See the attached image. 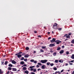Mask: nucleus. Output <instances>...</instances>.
Segmentation results:
<instances>
[{
  "label": "nucleus",
  "mask_w": 74,
  "mask_h": 74,
  "mask_svg": "<svg viewBox=\"0 0 74 74\" xmlns=\"http://www.w3.org/2000/svg\"><path fill=\"white\" fill-rule=\"evenodd\" d=\"M57 26H58V24L56 23H55L53 26V29H55V30H57L58 28Z\"/></svg>",
  "instance_id": "f257e3e1"
},
{
  "label": "nucleus",
  "mask_w": 74,
  "mask_h": 74,
  "mask_svg": "<svg viewBox=\"0 0 74 74\" xmlns=\"http://www.w3.org/2000/svg\"><path fill=\"white\" fill-rule=\"evenodd\" d=\"M47 62H48V60H41L40 61L41 63H46Z\"/></svg>",
  "instance_id": "f03ea898"
},
{
  "label": "nucleus",
  "mask_w": 74,
  "mask_h": 74,
  "mask_svg": "<svg viewBox=\"0 0 74 74\" xmlns=\"http://www.w3.org/2000/svg\"><path fill=\"white\" fill-rule=\"evenodd\" d=\"M34 67H35V66H29V68H30V69H31L30 71H33V70H34V69L33 68H34Z\"/></svg>",
  "instance_id": "7ed1b4c3"
},
{
  "label": "nucleus",
  "mask_w": 74,
  "mask_h": 74,
  "mask_svg": "<svg viewBox=\"0 0 74 74\" xmlns=\"http://www.w3.org/2000/svg\"><path fill=\"white\" fill-rule=\"evenodd\" d=\"M55 42H56V44H60V43L62 42V41H60V40H58V41L56 40V41H55Z\"/></svg>",
  "instance_id": "20e7f679"
},
{
  "label": "nucleus",
  "mask_w": 74,
  "mask_h": 74,
  "mask_svg": "<svg viewBox=\"0 0 74 74\" xmlns=\"http://www.w3.org/2000/svg\"><path fill=\"white\" fill-rule=\"evenodd\" d=\"M29 56H30V55H29V54H27L26 55H25L24 56V57L25 58H28V57H29Z\"/></svg>",
  "instance_id": "39448f33"
},
{
  "label": "nucleus",
  "mask_w": 74,
  "mask_h": 74,
  "mask_svg": "<svg viewBox=\"0 0 74 74\" xmlns=\"http://www.w3.org/2000/svg\"><path fill=\"white\" fill-rule=\"evenodd\" d=\"M12 63L13 64H16V61L14 60H13L12 61Z\"/></svg>",
  "instance_id": "423d86ee"
},
{
  "label": "nucleus",
  "mask_w": 74,
  "mask_h": 74,
  "mask_svg": "<svg viewBox=\"0 0 74 74\" xmlns=\"http://www.w3.org/2000/svg\"><path fill=\"white\" fill-rule=\"evenodd\" d=\"M47 67V66H45V65H43L42 66V69H45V67Z\"/></svg>",
  "instance_id": "0eeeda50"
},
{
  "label": "nucleus",
  "mask_w": 74,
  "mask_h": 74,
  "mask_svg": "<svg viewBox=\"0 0 74 74\" xmlns=\"http://www.w3.org/2000/svg\"><path fill=\"white\" fill-rule=\"evenodd\" d=\"M17 57L18 58H20L22 57V55L21 54H17Z\"/></svg>",
  "instance_id": "6e6552de"
},
{
  "label": "nucleus",
  "mask_w": 74,
  "mask_h": 74,
  "mask_svg": "<svg viewBox=\"0 0 74 74\" xmlns=\"http://www.w3.org/2000/svg\"><path fill=\"white\" fill-rule=\"evenodd\" d=\"M65 37H66V38H70V36L69 35L67 36V34H66L64 36Z\"/></svg>",
  "instance_id": "1a4fd4ad"
},
{
  "label": "nucleus",
  "mask_w": 74,
  "mask_h": 74,
  "mask_svg": "<svg viewBox=\"0 0 74 74\" xmlns=\"http://www.w3.org/2000/svg\"><path fill=\"white\" fill-rule=\"evenodd\" d=\"M12 71H17V69L16 68H12Z\"/></svg>",
  "instance_id": "9d476101"
},
{
  "label": "nucleus",
  "mask_w": 74,
  "mask_h": 74,
  "mask_svg": "<svg viewBox=\"0 0 74 74\" xmlns=\"http://www.w3.org/2000/svg\"><path fill=\"white\" fill-rule=\"evenodd\" d=\"M53 46H55V45L53 44H50L49 47H53Z\"/></svg>",
  "instance_id": "9b49d317"
},
{
  "label": "nucleus",
  "mask_w": 74,
  "mask_h": 74,
  "mask_svg": "<svg viewBox=\"0 0 74 74\" xmlns=\"http://www.w3.org/2000/svg\"><path fill=\"white\" fill-rule=\"evenodd\" d=\"M63 52H64V51L63 50H61L60 51V54H62V53H63Z\"/></svg>",
  "instance_id": "f8f14e48"
},
{
  "label": "nucleus",
  "mask_w": 74,
  "mask_h": 74,
  "mask_svg": "<svg viewBox=\"0 0 74 74\" xmlns=\"http://www.w3.org/2000/svg\"><path fill=\"white\" fill-rule=\"evenodd\" d=\"M22 52H18V53L15 54V56H16L18 55V54L19 55H19H20V54H21V53H22Z\"/></svg>",
  "instance_id": "ddd939ff"
},
{
  "label": "nucleus",
  "mask_w": 74,
  "mask_h": 74,
  "mask_svg": "<svg viewBox=\"0 0 74 74\" xmlns=\"http://www.w3.org/2000/svg\"><path fill=\"white\" fill-rule=\"evenodd\" d=\"M24 73L25 74H29V71H24Z\"/></svg>",
  "instance_id": "4468645a"
},
{
  "label": "nucleus",
  "mask_w": 74,
  "mask_h": 74,
  "mask_svg": "<svg viewBox=\"0 0 74 74\" xmlns=\"http://www.w3.org/2000/svg\"><path fill=\"white\" fill-rule=\"evenodd\" d=\"M23 70H27V68L24 67L23 68Z\"/></svg>",
  "instance_id": "2eb2a0df"
},
{
  "label": "nucleus",
  "mask_w": 74,
  "mask_h": 74,
  "mask_svg": "<svg viewBox=\"0 0 74 74\" xmlns=\"http://www.w3.org/2000/svg\"><path fill=\"white\" fill-rule=\"evenodd\" d=\"M25 64V62L23 61H21L20 62V64Z\"/></svg>",
  "instance_id": "dca6fc26"
},
{
  "label": "nucleus",
  "mask_w": 74,
  "mask_h": 74,
  "mask_svg": "<svg viewBox=\"0 0 74 74\" xmlns=\"http://www.w3.org/2000/svg\"><path fill=\"white\" fill-rule=\"evenodd\" d=\"M59 62H60V63H63V60H59Z\"/></svg>",
  "instance_id": "f3484780"
},
{
  "label": "nucleus",
  "mask_w": 74,
  "mask_h": 74,
  "mask_svg": "<svg viewBox=\"0 0 74 74\" xmlns=\"http://www.w3.org/2000/svg\"><path fill=\"white\" fill-rule=\"evenodd\" d=\"M72 59H74V54H72V56L71 57Z\"/></svg>",
  "instance_id": "a211bd4d"
},
{
  "label": "nucleus",
  "mask_w": 74,
  "mask_h": 74,
  "mask_svg": "<svg viewBox=\"0 0 74 74\" xmlns=\"http://www.w3.org/2000/svg\"><path fill=\"white\" fill-rule=\"evenodd\" d=\"M71 43H72V44H74V39L71 41Z\"/></svg>",
  "instance_id": "6ab92c4d"
},
{
  "label": "nucleus",
  "mask_w": 74,
  "mask_h": 74,
  "mask_svg": "<svg viewBox=\"0 0 74 74\" xmlns=\"http://www.w3.org/2000/svg\"><path fill=\"white\" fill-rule=\"evenodd\" d=\"M24 59H25V58L23 57H22L21 58L20 60H24Z\"/></svg>",
  "instance_id": "aec40b11"
},
{
  "label": "nucleus",
  "mask_w": 74,
  "mask_h": 74,
  "mask_svg": "<svg viewBox=\"0 0 74 74\" xmlns=\"http://www.w3.org/2000/svg\"><path fill=\"white\" fill-rule=\"evenodd\" d=\"M50 62H48L46 63L47 65V66H49V65H50Z\"/></svg>",
  "instance_id": "412c9836"
},
{
  "label": "nucleus",
  "mask_w": 74,
  "mask_h": 74,
  "mask_svg": "<svg viewBox=\"0 0 74 74\" xmlns=\"http://www.w3.org/2000/svg\"><path fill=\"white\" fill-rule=\"evenodd\" d=\"M8 66H9V67H12L13 65H12V64H10L8 65Z\"/></svg>",
  "instance_id": "4be33fe9"
},
{
  "label": "nucleus",
  "mask_w": 74,
  "mask_h": 74,
  "mask_svg": "<svg viewBox=\"0 0 74 74\" xmlns=\"http://www.w3.org/2000/svg\"><path fill=\"white\" fill-rule=\"evenodd\" d=\"M58 62H59V60H56L55 61V63H58Z\"/></svg>",
  "instance_id": "5701e85b"
},
{
  "label": "nucleus",
  "mask_w": 74,
  "mask_h": 74,
  "mask_svg": "<svg viewBox=\"0 0 74 74\" xmlns=\"http://www.w3.org/2000/svg\"><path fill=\"white\" fill-rule=\"evenodd\" d=\"M30 62H34V60L33 59H32L30 60Z\"/></svg>",
  "instance_id": "b1692460"
},
{
  "label": "nucleus",
  "mask_w": 74,
  "mask_h": 74,
  "mask_svg": "<svg viewBox=\"0 0 74 74\" xmlns=\"http://www.w3.org/2000/svg\"><path fill=\"white\" fill-rule=\"evenodd\" d=\"M8 69L9 70H12V68H11L10 67H9L8 68Z\"/></svg>",
  "instance_id": "393cba45"
},
{
  "label": "nucleus",
  "mask_w": 74,
  "mask_h": 74,
  "mask_svg": "<svg viewBox=\"0 0 74 74\" xmlns=\"http://www.w3.org/2000/svg\"><path fill=\"white\" fill-rule=\"evenodd\" d=\"M54 64L53 63H50V66H53Z\"/></svg>",
  "instance_id": "a878e982"
},
{
  "label": "nucleus",
  "mask_w": 74,
  "mask_h": 74,
  "mask_svg": "<svg viewBox=\"0 0 74 74\" xmlns=\"http://www.w3.org/2000/svg\"><path fill=\"white\" fill-rule=\"evenodd\" d=\"M8 64V61H5V65H7V64Z\"/></svg>",
  "instance_id": "bb28decb"
},
{
  "label": "nucleus",
  "mask_w": 74,
  "mask_h": 74,
  "mask_svg": "<svg viewBox=\"0 0 74 74\" xmlns=\"http://www.w3.org/2000/svg\"><path fill=\"white\" fill-rule=\"evenodd\" d=\"M3 74V72H2V71L1 69H0V74Z\"/></svg>",
  "instance_id": "cd10ccee"
},
{
  "label": "nucleus",
  "mask_w": 74,
  "mask_h": 74,
  "mask_svg": "<svg viewBox=\"0 0 74 74\" xmlns=\"http://www.w3.org/2000/svg\"><path fill=\"white\" fill-rule=\"evenodd\" d=\"M1 65H4V61L1 62Z\"/></svg>",
  "instance_id": "c85d7f7f"
},
{
  "label": "nucleus",
  "mask_w": 74,
  "mask_h": 74,
  "mask_svg": "<svg viewBox=\"0 0 74 74\" xmlns=\"http://www.w3.org/2000/svg\"><path fill=\"white\" fill-rule=\"evenodd\" d=\"M61 48H60V47H59L57 48V51H59L60 50V49Z\"/></svg>",
  "instance_id": "c756f323"
},
{
  "label": "nucleus",
  "mask_w": 74,
  "mask_h": 74,
  "mask_svg": "<svg viewBox=\"0 0 74 74\" xmlns=\"http://www.w3.org/2000/svg\"><path fill=\"white\" fill-rule=\"evenodd\" d=\"M29 47H27L26 48V50H29Z\"/></svg>",
  "instance_id": "7c9ffc66"
},
{
  "label": "nucleus",
  "mask_w": 74,
  "mask_h": 74,
  "mask_svg": "<svg viewBox=\"0 0 74 74\" xmlns=\"http://www.w3.org/2000/svg\"><path fill=\"white\" fill-rule=\"evenodd\" d=\"M36 71H37V70H36V69H34V70H33V71L34 72H36Z\"/></svg>",
  "instance_id": "2f4dec72"
},
{
  "label": "nucleus",
  "mask_w": 74,
  "mask_h": 74,
  "mask_svg": "<svg viewBox=\"0 0 74 74\" xmlns=\"http://www.w3.org/2000/svg\"><path fill=\"white\" fill-rule=\"evenodd\" d=\"M24 61H25V62H27V59L26 58L24 60Z\"/></svg>",
  "instance_id": "473e14b6"
},
{
  "label": "nucleus",
  "mask_w": 74,
  "mask_h": 74,
  "mask_svg": "<svg viewBox=\"0 0 74 74\" xmlns=\"http://www.w3.org/2000/svg\"><path fill=\"white\" fill-rule=\"evenodd\" d=\"M40 52H44V50H43L42 49H40Z\"/></svg>",
  "instance_id": "72a5a7b5"
},
{
  "label": "nucleus",
  "mask_w": 74,
  "mask_h": 74,
  "mask_svg": "<svg viewBox=\"0 0 74 74\" xmlns=\"http://www.w3.org/2000/svg\"><path fill=\"white\" fill-rule=\"evenodd\" d=\"M50 42H51V43H52V42H54V41H53V40H50Z\"/></svg>",
  "instance_id": "f704fd0d"
},
{
  "label": "nucleus",
  "mask_w": 74,
  "mask_h": 74,
  "mask_svg": "<svg viewBox=\"0 0 74 74\" xmlns=\"http://www.w3.org/2000/svg\"><path fill=\"white\" fill-rule=\"evenodd\" d=\"M52 40L55 42V41H56V39H55L54 38H52Z\"/></svg>",
  "instance_id": "c9c22d12"
},
{
  "label": "nucleus",
  "mask_w": 74,
  "mask_h": 74,
  "mask_svg": "<svg viewBox=\"0 0 74 74\" xmlns=\"http://www.w3.org/2000/svg\"><path fill=\"white\" fill-rule=\"evenodd\" d=\"M42 48L43 49H44V48H46V47H45V46H42Z\"/></svg>",
  "instance_id": "e433bc0d"
},
{
  "label": "nucleus",
  "mask_w": 74,
  "mask_h": 74,
  "mask_svg": "<svg viewBox=\"0 0 74 74\" xmlns=\"http://www.w3.org/2000/svg\"><path fill=\"white\" fill-rule=\"evenodd\" d=\"M58 30H62V29L61 28H58Z\"/></svg>",
  "instance_id": "4c0bfd02"
},
{
  "label": "nucleus",
  "mask_w": 74,
  "mask_h": 74,
  "mask_svg": "<svg viewBox=\"0 0 74 74\" xmlns=\"http://www.w3.org/2000/svg\"><path fill=\"white\" fill-rule=\"evenodd\" d=\"M57 73H58L59 74H61V73H60L59 71H56V72Z\"/></svg>",
  "instance_id": "58836bf2"
},
{
  "label": "nucleus",
  "mask_w": 74,
  "mask_h": 74,
  "mask_svg": "<svg viewBox=\"0 0 74 74\" xmlns=\"http://www.w3.org/2000/svg\"><path fill=\"white\" fill-rule=\"evenodd\" d=\"M38 65H40V66H41L42 64L40 63H38Z\"/></svg>",
  "instance_id": "ea45409f"
},
{
  "label": "nucleus",
  "mask_w": 74,
  "mask_h": 74,
  "mask_svg": "<svg viewBox=\"0 0 74 74\" xmlns=\"http://www.w3.org/2000/svg\"><path fill=\"white\" fill-rule=\"evenodd\" d=\"M66 54L67 55H69V51H66Z\"/></svg>",
  "instance_id": "a19ab883"
},
{
  "label": "nucleus",
  "mask_w": 74,
  "mask_h": 74,
  "mask_svg": "<svg viewBox=\"0 0 74 74\" xmlns=\"http://www.w3.org/2000/svg\"><path fill=\"white\" fill-rule=\"evenodd\" d=\"M54 70H57V68L56 67L54 68Z\"/></svg>",
  "instance_id": "79ce46f5"
},
{
  "label": "nucleus",
  "mask_w": 74,
  "mask_h": 74,
  "mask_svg": "<svg viewBox=\"0 0 74 74\" xmlns=\"http://www.w3.org/2000/svg\"><path fill=\"white\" fill-rule=\"evenodd\" d=\"M34 63H35V64H36V63H37V61H34Z\"/></svg>",
  "instance_id": "37998d69"
},
{
  "label": "nucleus",
  "mask_w": 74,
  "mask_h": 74,
  "mask_svg": "<svg viewBox=\"0 0 74 74\" xmlns=\"http://www.w3.org/2000/svg\"><path fill=\"white\" fill-rule=\"evenodd\" d=\"M74 62V60H72L70 62H69V63H70L71 62H72V63H73Z\"/></svg>",
  "instance_id": "c03bdc74"
},
{
  "label": "nucleus",
  "mask_w": 74,
  "mask_h": 74,
  "mask_svg": "<svg viewBox=\"0 0 74 74\" xmlns=\"http://www.w3.org/2000/svg\"><path fill=\"white\" fill-rule=\"evenodd\" d=\"M53 55H54L55 56H56V52H55L53 53Z\"/></svg>",
  "instance_id": "a18cd8bd"
},
{
  "label": "nucleus",
  "mask_w": 74,
  "mask_h": 74,
  "mask_svg": "<svg viewBox=\"0 0 74 74\" xmlns=\"http://www.w3.org/2000/svg\"><path fill=\"white\" fill-rule=\"evenodd\" d=\"M25 53H22V56H24V55H25Z\"/></svg>",
  "instance_id": "49530a36"
},
{
  "label": "nucleus",
  "mask_w": 74,
  "mask_h": 74,
  "mask_svg": "<svg viewBox=\"0 0 74 74\" xmlns=\"http://www.w3.org/2000/svg\"><path fill=\"white\" fill-rule=\"evenodd\" d=\"M64 71V69H62V70L61 71H60V73H62V72H63Z\"/></svg>",
  "instance_id": "de8ad7c7"
},
{
  "label": "nucleus",
  "mask_w": 74,
  "mask_h": 74,
  "mask_svg": "<svg viewBox=\"0 0 74 74\" xmlns=\"http://www.w3.org/2000/svg\"><path fill=\"white\" fill-rule=\"evenodd\" d=\"M38 37H40V38H41V37H42L40 35H38Z\"/></svg>",
  "instance_id": "09e8293b"
},
{
  "label": "nucleus",
  "mask_w": 74,
  "mask_h": 74,
  "mask_svg": "<svg viewBox=\"0 0 74 74\" xmlns=\"http://www.w3.org/2000/svg\"><path fill=\"white\" fill-rule=\"evenodd\" d=\"M36 67H40V66L38 65H37Z\"/></svg>",
  "instance_id": "8fccbe9b"
},
{
  "label": "nucleus",
  "mask_w": 74,
  "mask_h": 74,
  "mask_svg": "<svg viewBox=\"0 0 74 74\" xmlns=\"http://www.w3.org/2000/svg\"><path fill=\"white\" fill-rule=\"evenodd\" d=\"M51 37H49L48 38V40H51Z\"/></svg>",
  "instance_id": "3c124183"
},
{
  "label": "nucleus",
  "mask_w": 74,
  "mask_h": 74,
  "mask_svg": "<svg viewBox=\"0 0 74 74\" xmlns=\"http://www.w3.org/2000/svg\"><path fill=\"white\" fill-rule=\"evenodd\" d=\"M34 33H37V32L36 31H34Z\"/></svg>",
  "instance_id": "603ef678"
},
{
  "label": "nucleus",
  "mask_w": 74,
  "mask_h": 74,
  "mask_svg": "<svg viewBox=\"0 0 74 74\" xmlns=\"http://www.w3.org/2000/svg\"><path fill=\"white\" fill-rule=\"evenodd\" d=\"M69 64H70V65H73V64L72 63H70V62H69Z\"/></svg>",
  "instance_id": "864d4df0"
},
{
  "label": "nucleus",
  "mask_w": 74,
  "mask_h": 74,
  "mask_svg": "<svg viewBox=\"0 0 74 74\" xmlns=\"http://www.w3.org/2000/svg\"><path fill=\"white\" fill-rule=\"evenodd\" d=\"M41 69H37L38 71H39Z\"/></svg>",
  "instance_id": "5fc2aeb1"
},
{
  "label": "nucleus",
  "mask_w": 74,
  "mask_h": 74,
  "mask_svg": "<svg viewBox=\"0 0 74 74\" xmlns=\"http://www.w3.org/2000/svg\"><path fill=\"white\" fill-rule=\"evenodd\" d=\"M23 66H27V65H26V64H24V65H23Z\"/></svg>",
  "instance_id": "6e6d98bb"
},
{
  "label": "nucleus",
  "mask_w": 74,
  "mask_h": 74,
  "mask_svg": "<svg viewBox=\"0 0 74 74\" xmlns=\"http://www.w3.org/2000/svg\"><path fill=\"white\" fill-rule=\"evenodd\" d=\"M71 35V33H69V36H70Z\"/></svg>",
  "instance_id": "4d7b16f0"
},
{
  "label": "nucleus",
  "mask_w": 74,
  "mask_h": 74,
  "mask_svg": "<svg viewBox=\"0 0 74 74\" xmlns=\"http://www.w3.org/2000/svg\"><path fill=\"white\" fill-rule=\"evenodd\" d=\"M31 74H35V73H34V72H32V73H31Z\"/></svg>",
  "instance_id": "13d9d810"
},
{
  "label": "nucleus",
  "mask_w": 74,
  "mask_h": 74,
  "mask_svg": "<svg viewBox=\"0 0 74 74\" xmlns=\"http://www.w3.org/2000/svg\"><path fill=\"white\" fill-rule=\"evenodd\" d=\"M62 48H64V45H63L62 46Z\"/></svg>",
  "instance_id": "bf43d9fd"
},
{
  "label": "nucleus",
  "mask_w": 74,
  "mask_h": 74,
  "mask_svg": "<svg viewBox=\"0 0 74 74\" xmlns=\"http://www.w3.org/2000/svg\"><path fill=\"white\" fill-rule=\"evenodd\" d=\"M36 53V51H34V53Z\"/></svg>",
  "instance_id": "052dcab7"
},
{
  "label": "nucleus",
  "mask_w": 74,
  "mask_h": 74,
  "mask_svg": "<svg viewBox=\"0 0 74 74\" xmlns=\"http://www.w3.org/2000/svg\"><path fill=\"white\" fill-rule=\"evenodd\" d=\"M9 73H10V71H8V72H7V74H9Z\"/></svg>",
  "instance_id": "680f3d73"
},
{
  "label": "nucleus",
  "mask_w": 74,
  "mask_h": 74,
  "mask_svg": "<svg viewBox=\"0 0 74 74\" xmlns=\"http://www.w3.org/2000/svg\"><path fill=\"white\" fill-rule=\"evenodd\" d=\"M6 55H4V56H3V58H5V56H6Z\"/></svg>",
  "instance_id": "e2e57ef3"
},
{
  "label": "nucleus",
  "mask_w": 74,
  "mask_h": 74,
  "mask_svg": "<svg viewBox=\"0 0 74 74\" xmlns=\"http://www.w3.org/2000/svg\"><path fill=\"white\" fill-rule=\"evenodd\" d=\"M68 64H66L65 66H68Z\"/></svg>",
  "instance_id": "0e129e2a"
},
{
  "label": "nucleus",
  "mask_w": 74,
  "mask_h": 74,
  "mask_svg": "<svg viewBox=\"0 0 74 74\" xmlns=\"http://www.w3.org/2000/svg\"><path fill=\"white\" fill-rule=\"evenodd\" d=\"M67 39H66L65 40V41H67Z\"/></svg>",
  "instance_id": "69168bd1"
},
{
  "label": "nucleus",
  "mask_w": 74,
  "mask_h": 74,
  "mask_svg": "<svg viewBox=\"0 0 74 74\" xmlns=\"http://www.w3.org/2000/svg\"><path fill=\"white\" fill-rule=\"evenodd\" d=\"M48 34H50V32H48Z\"/></svg>",
  "instance_id": "338daca9"
},
{
  "label": "nucleus",
  "mask_w": 74,
  "mask_h": 74,
  "mask_svg": "<svg viewBox=\"0 0 74 74\" xmlns=\"http://www.w3.org/2000/svg\"><path fill=\"white\" fill-rule=\"evenodd\" d=\"M73 74H74V71H73Z\"/></svg>",
  "instance_id": "774afa93"
}]
</instances>
